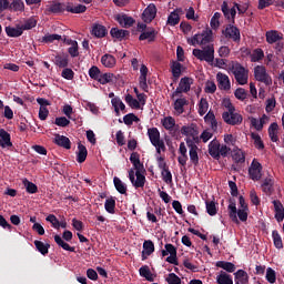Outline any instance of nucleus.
I'll use <instances>...</instances> for the list:
<instances>
[{
  "label": "nucleus",
  "instance_id": "f257e3e1",
  "mask_svg": "<svg viewBox=\"0 0 284 284\" xmlns=\"http://www.w3.org/2000/svg\"><path fill=\"white\" fill-rule=\"evenodd\" d=\"M130 161L133 163L134 169L129 171V179L134 187H143L145 185V175L143 174V164H141L138 153H132Z\"/></svg>",
  "mask_w": 284,
  "mask_h": 284
},
{
  "label": "nucleus",
  "instance_id": "f03ea898",
  "mask_svg": "<svg viewBox=\"0 0 284 284\" xmlns=\"http://www.w3.org/2000/svg\"><path fill=\"white\" fill-rule=\"evenodd\" d=\"M227 72H232L234 75L235 81L239 85H247V81L250 79V70L245 69L239 62H231L227 65Z\"/></svg>",
  "mask_w": 284,
  "mask_h": 284
},
{
  "label": "nucleus",
  "instance_id": "7ed1b4c3",
  "mask_svg": "<svg viewBox=\"0 0 284 284\" xmlns=\"http://www.w3.org/2000/svg\"><path fill=\"white\" fill-rule=\"evenodd\" d=\"M214 41V32L210 28L202 30L199 33H195L193 37L186 39L189 45H207Z\"/></svg>",
  "mask_w": 284,
  "mask_h": 284
},
{
  "label": "nucleus",
  "instance_id": "20e7f679",
  "mask_svg": "<svg viewBox=\"0 0 284 284\" xmlns=\"http://www.w3.org/2000/svg\"><path fill=\"white\" fill-rule=\"evenodd\" d=\"M193 57L199 59V61H205L206 63H214V45L210 44L204 49H194Z\"/></svg>",
  "mask_w": 284,
  "mask_h": 284
},
{
  "label": "nucleus",
  "instance_id": "39448f33",
  "mask_svg": "<svg viewBox=\"0 0 284 284\" xmlns=\"http://www.w3.org/2000/svg\"><path fill=\"white\" fill-rule=\"evenodd\" d=\"M149 139L156 149V152L161 154V152H165V143L161 141V133L159 132V129L151 128L148 130Z\"/></svg>",
  "mask_w": 284,
  "mask_h": 284
},
{
  "label": "nucleus",
  "instance_id": "423d86ee",
  "mask_svg": "<svg viewBox=\"0 0 284 284\" xmlns=\"http://www.w3.org/2000/svg\"><path fill=\"white\" fill-rule=\"evenodd\" d=\"M247 212L248 209H239V211L236 212V203L231 202L229 204V214H230V219L234 222V223H239V219L240 221H247Z\"/></svg>",
  "mask_w": 284,
  "mask_h": 284
},
{
  "label": "nucleus",
  "instance_id": "0eeeda50",
  "mask_svg": "<svg viewBox=\"0 0 284 284\" xmlns=\"http://www.w3.org/2000/svg\"><path fill=\"white\" fill-rule=\"evenodd\" d=\"M254 78L265 85H272V77H270L264 65H256L254 68Z\"/></svg>",
  "mask_w": 284,
  "mask_h": 284
},
{
  "label": "nucleus",
  "instance_id": "6e6552de",
  "mask_svg": "<svg viewBox=\"0 0 284 284\" xmlns=\"http://www.w3.org/2000/svg\"><path fill=\"white\" fill-rule=\"evenodd\" d=\"M222 119L227 125H241L243 123V115L236 111H224Z\"/></svg>",
  "mask_w": 284,
  "mask_h": 284
},
{
  "label": "nucleus",
  "instance_id": "1a4fd4ad",
  "mask_svg": "<svg viewBox=\"0 0 284 284\" xmlns=\"http://www.w3.org/2000/svg\"><path fill=\"white\" fill-rule=\"evenodd\" d=\"M194 83V80L192 78H182L180 80L179 87L173 92L172 98L176 99V97H181L182 92H190V88H192V84Z\"/></svg>",
  "mask_w": 284,
  "mask_h": 284
},
{
  "label": "nucleus",
  "instance_id": "9d476101",
  "mask_svg": "<svg viewBox=\"0 0 284 284\" xmlns=\"http://www.w3.org/2000/svg\"><path fill=\"white\" fill-rule=\"evenodd\" d=\"M248 175L252 181H261L263 176V165H261L256 159L252 161L248 168Z\"/></svg>",
  "mask_w": 284,
  "mask_h": 284
},
{
  "label": "nucleus",
  "instance_id": "9b49d317",
  "mask_svg": "<svg viewBox=\"0 0 284 284\" xmlns=\"http://www.w3.org/2000/svg\"><path fill=\"white\" fill-rule=\"evenodd\" d=\"M156 19V6L150 3L142 13V20L144 23H152Z\"/></svg>",
  "mask_w": 284,
  "mask_h": 284
},
{
  "label": "nucleus",
  "instance_id": "f8f14e48",
  "mask_svg": "<svg viewBox=\"0 0 284 284\" xmlns=\"http://www.w3.org/2000/svg\"><path fill=\"white\" fill-rule=\"evenodd\" d=\"M173 99H174V104H173L174 114L176 116H181V114L185 112V105H187V99L181 95Z\"/></svg>",
  "mask_w": 284,
  "mask_h": 284
},
{
  "label": "nucleus",
  "instance_id": "ddd939ff",
  "mask_svg": "<svg viewBox=\"0 0 284 284\" xmlns=\"http://www.w3.org/2000/svg\"><path fill=\"white\" fill-rule=\"evenodd\" d=\"M217 88L220 90H231L232 83L230 82V77L227 74L217 72L216 74Z\"/></svg>",
  "mask_w": 284,
  "mask_h": 284
},
{
  "label": "nucleus",
  "instance_id": "4468645a",
  "mask_svg": "<svg viewBox=\"0 0 284 284\" xmlns=\"http://www.w3.org/2000/svg\"><path fill=\"white\" fill-rule=\"evenodd\" d=\"M222 34H224V37H226V39H232L233 41L241 40V32L234 26H227L225 28V30L222 31Z\"/></svg>",
  "mask_w": 284,
  "mask_h": 284
},
{
  "label": "nucleus",
  "instance_id": "2eb2a0df",
  "mask_svg": "<svg viewBox=\"0 0 284 284\" xmlns=\"http://www.w3.org/2000/svg\"><path fill=\"white\" fill-rule=\"evenodd\" d=\"M63 43L69 45L68 52L71 57H79V42L77 40L63 38Z\"/></svg>",
  "mask_w": 284,
  "mask_h": 284
},
{
  "label": "nucleus",
  "instance_id": "dca6fc26",
  "mask_svg": "<svg viewBox=\"0 0 284 284\" xmlns=\"http://www.w3.org/2000/svg\"><path fill=\"white\" fill-rule=\"evenodd\" d=\"M273 205H274L275 219H276L277 223L283 222V220H284L283 203H281V201H278V200H274Z\"/></svg>",
  "mask_w": 284,
  "mask_h": 284
},
{
  "label": "nucleus",
  "instance_id": "f3484780",
  "mask_svg": "<svg viewBox=\"0 0 284 284\" xmlns=\"http://www.w3.org/2000/svg\"><path fill=\"white\" fill-rule=\"evenodd\" d=\"M116 21L122 26V28H131V26H134V19L130 16L118 14Z\"/></svg>",
  "mask_w": 284,
  "mask_h": 284
},
{
  "label": "nucleus",
  "instance_id": "a211bd4d",
  "mask_svg": "<svg viewBox=\"0 0 284 284\" xmlns=\"http://www.w3.org/2000/svg\"><path fill=\"white\" fill-rule=\"evenodd\" d=\"M186 145L189 148L190 160L192 163H199V148L190 141H186Z\"/></svg>",
  "mask_w": 284,
  "mask_h": 284
},
{
  "label": "nucleus",
  "instance_id": "6ab92c4d",
  "mask_svg": "<svg viewBox=\"0 0 284 284\" xmlns=\"http://www.w3.org/2000/svg\"><path fill=\"white\" fill-rule=\"evenodd\" d=\"M0 148H12V141H10V133L0 129Z\"/></svg>",
  "mask_w": 284,
  "mask_h": 284
},
{
  "label": "nucleus",
  "instance_id": "aec40b11",
  "mask_svg": "<svg viewBox=\"0 0 284 284\" xmlns=\"http://www.w3.org/2000/svg\"><path fill=\"white\" fill-rule=\"evenodd\" d=\"M92 34L98 39H101L108 34V29H105V27L102 24L95 23L92 27Z\"/></svg>",
  "mask_w": 284,
  "mask_h": 284
},
{
  "label": "nucleus",
  "instance_id": "412c9836",
  "mask_svg": "<svg viewBox=\"0 0 284 284\" xmlns=\"http://www.w3.org/2000/svg\"><path fill=\"white\" fill-rule=\"evenodd\" d=\"M204 121L207 125H210L211 130H216L219 126V122H216V115H214V112L209 111L206 115L204 116Z\"/></svg>",
  "mask_w": 284,
  "mask_h": 284
},
{
  "label": "nucleus",
  "instance_id": "4be33fe9",
  "mask_svg": "<svg viewBox=\"0 0 284 284\" xmlns=\"http://www.w3.org/2000/svg\"><path fill=\"white\" fill-rule=\"evenodd\" d=\"M268 136L273 143H277V141H278V123L273 122L268 126Z\"/></svg>",
  "mask_w": 284,
  "mask_h": 284
},
{
  "label": "nucleus",
  "instance_id": "5701e85b",
  "mask_svg": "<svg viewBox=\"0 0 284 284\" xmlns=\"http://www.w3.org/2000/svg\"><path fill=\"white\" fill-rule=\"evenodd\" d=\"M216 283H219V284H234V281L232 280V275L225 273L224 271H221L216 276Z\"/></svg>",
  "mask_w": 284,
  "mask_h": 284
},
{
  "label": "nucleus",
  "instance_id": "b1692460",
  "mask_svg": "<svg viewBox=\"0 0 284 284\" xmlns=\"http://www.w3.org/2000/svg\"><path fill=\"white\" fill-rule=\"evenodd\" d=\"M281 39H283V33H280L278 31L272 30L266 32L267 43H276L277 41H281Z\"/></svg>",
  "mask_w": 284,
  "mask_h": 284
},
{
  "label": "nucleus",
  "instance_id": "393cba45",
  "mask_svg": "<svg viewBox=\"0 0 284 284\" xmlns=\"http://www.w3.org/2000/svg\"><path fill=\"white\" fill-rule=\"evenodd\" d=\"M221 143L217 142V140H213L209 144V154L213 156V159H219V152H220Z\"/></svg>",
  "mask_w": 284,
  "mask_h": 284
},
{
  "label": "nucleus",
  "instance_id": "a878e982",
  "mask_svg": "<svg viewBox=\"0 0 284 284\" xmlns=\"http://www.w3.org/2000/svg\"><path fill=\"white\" fill-rule=\"evenodd\" d=\"M179 152H180V156L178 161L181 165H185V163H187V146H185V142H182L180 144Z\"/></svg>",
  "mask_w": 284,
  "mask_h": 284
},
{
  "label": "nucleus",
  "instance_id": "bb28decb",
  "mask_svg": "<svg viewBox=\"0 0 284 284\" xmlns=\"http://www.w3.org/2000/svg\"><path fill=\"white\" fill-rule=\"evenodd\" d=\"M207 110H210V103L206 99L201 98V100L197 103V112L200 116H205L207 114Z\"/></svg>",
  "mask_w": 284,
  "mask_h": 284
},
{
  "label": "nucleus",
  "instance_id": "cd10ccee",
  "mask_svg": "<svg viewBox=\"0 0 284 284\" xmlns=\"http://www.w3.org/2000/svg\"><path fill=\"white\" fill-rule=\"evenodd\" d=\"M54 143L61 148H65V150H70V139L65 135L57 134L54 138Z\"/></svg>",
  "mask_w": 284,
  "mask_h": 284
},
{
  "label": "nucleus",
  "instance_id": "c85d7f7f",
  "mask_svg": "<svg viewBox=\"0 0 284 284\" xmlns=\"http://www.w3.org/2000/svg\"><path fill=\"white\" fill-rule=\"evenodd\" d=\"M88 159V149L83 144L78 145L77 161L78 163H84Z\"/></svg>",
  "mask_w": 284,
  "mask_h": 284
},
{
  "label": "nucleus",
  "instance_id": "c756f323",
  "mask_svg": "<svg viewBox=\"0 0 284 284\" xmlns=\"http://www.w3.org/2000/svg\"><path fill=\"white\" fill-rule=\"evenodd\" d=\"M101 63L104 68H114L116 65V59H114V55L104 54L101 58Z\"/></svg>",
  "mask_w": 284,
  "mask_h": 284
},
{
  "label": "nucleus",
  "instance_id": "7c9ffc66",
  "mask_svg": "<svg viewBox=\"0 0 284 284\" xmlns=\"http://www.w3.org/2000/svg\"><path fill=\"white\" fill-rule=\"evenodd\" d=\"M88 10V7L83 4H78V6H72L68 4L67 6V12H72V14H81Z\"/></svg>",
  "mask_w": 284,
  "mask_h": 284
},
{
  "label": "nucleus",
  "instance_id": "2f4dec72",
  "mask_svg": "<svg viewBox=\"0 0 284 284\" xmlns=\"http://www.w3.org/2000/svg\"><path fill=\"white\" fill-rule=\"evenodd\" d=\"M111 37H113V39H125V37H128V34H130V32H128V30H123V29H118V28H112L111 31Z\"/></svg>",
  "mask_w": 284,
  "mask_h": 284
},
{
  "label": "nucleus",
  "instance_id": "473e14b6",
  "mask_svg": "<svg viewBox=\"0 0 284 284\" xmlns=\"http://www.w3.org/2000/svg\"><path fill=\"white\" fill-rule=\"evenodd\" d=\"M139 272H140V276H142L146 281H150V282L154 281V275L150 271V266L144 265V266L140 267Z\"/></svg>",
  "mask_w": 284,
  "mask_h": 284
},
{
  "label": "nucleus",
  "instance_id": "72a5a7b5",
  "mask_svg": "<svg viewBox=\"0 0 284 284\" xmlns=\"http://www.w3.org/2000/svg\"><path fill=\"white\" fill-rule=\"evenodd\" d=\"M124 101L133 110H141V104L139 103V100L134 99V97H132L131 94H126Z\"/></svg>",
  "mask_w": 284,
  "mask_h": 284
},
{
  "label": "nucleus",
  "instance_id": "f704fd0d",
  "mask_svg": "<svg viewBox=\"0 0 284 284\" xmlns=\"http://www.w3.org/2000/svg\"><path fill=\"white\" fill-rule=\"evenodd\" d=\"M6 32L8 37H21L23 34V28L21 27H7Z\"/></svg>",
  "mask_w": 284,
  "mask_h": 284
},
{
  "label": "nucleus",
  "instance_id": "c9c22d12",
  "mask_svg": "<svg viewBox=\"0 0 284 284\" xmlns=\"http://www.w3.org/2000/svg\"><path fill=\"white\" fill-rule=\"evenodd\" d=\"M179 21H181V17L179 16V10L172 11L168 17V26H179Z\"/></svg>",
  "mask_w": 284,
  "mask_h": 284
},
{
  "label": "nucleus",
  "instance_id": "e433bc0d",
  "mask_svg": "<svg viewBox=\"0 0 284 284\" xmlns=\"http://www.w3.org/2000/svg\"><path fill=\"white\" fill-rule=\"evenodd\" d=\"M111 103L116 114H119L120 111L123 112V110H125V104L120 98H112Z\"/></svg>",
  "mask_w": 284,
  "mask_h": 284
},
{
  "label": "nucleus",
  "instance_id": "4c0bfd02",
  "mask_svg": "<svg viewBox=\"0 0 284 284\" xmlns=\"http://www.w3.org/2000/svg\"><path fill=\"white\" fill-rule=\"evenodd\" d=\"M9 8L14 12H23L26 10V4L22 0H13L11 4H9Z\"/></svg>",
  "mask_w": 284,
  "mask_h": 284
},
{
  "label": "nucleus",
  "instance_id": "58836bf2",
  "mask_svg": "<svg viewBox=\"0 0 284 284\" xmlns=\"http://www.w3.org/2000/svg\"><path fill=\"white\" fill-rule=\"evenodd\" d=\"M154 37H156V31H154V29H149L141 33L140 41H154Z\"/></svg>",
  "mask_w": 284,
  "mask_h": 284
},
{
  "label": "nucleus",
  "instance_id": "ea45409f",
  "mask_svg": "<svg viewBox=\"0 0 284 284\" xmlns=\"http://www.w3.org/2000/svg\"><path fill=\"white\" fill-rule=\"evenodd\" d=\"M247 281H248V277H247V273H245V271L239 270L235 273V283L236 284H245V283H247Z\"/></svg>",
  "mask_w": 284,
  "mask_h": 284
},
{
  "label": "nucleus",
  "instance_id": "a19ab883",
  "mask_svg": "<svg viewBox=\"0 0 284 284\" xmlns=\"http://www.w3.org/2000/svg\"><path fill=\"white\" fill-rule=\"evenodd\" d=\"M216 267H221L222 270H225V272H234L236 270V266L231 262H223L220 261L216 263Z\"/></svg>",
  "mask_w": 284,
  "mask_h": 284
},
{
  "label": "nucleus",
  "instance_id": "79ce46f5",
  "mask_svg": "<svg viewBox=\"0 0 284 284\" xmlns=\"http://www.w3.org/2000/svg\"><path fill=\"white\" fill-rule=\"evenodd\" d=\"M162 125L165 130H174V126L176 125V121L172 116H166L162 119Z\"/></svg>",
  "mask_w": 284,
  "mask_h": 284
},
{
  "label": "nucleus",
  "instance_id": "37998d69",
  "mask_svg": "<svg viewBox=\"0 0 284 284\" xmlns=\"http://www.w3.org/2000/svg\"><path fill=\"white\" fill-rule=\"evenodd\" d=\"M113 183L120 194H125V192H128V186L125 185V183H123V181H121V179L114 178Z\"/></svg>",
  "mask_w": 284,
  "mask_h": 284
},
{
  "label": "nucleus",
  "instance_id": "c03bdc74",
  "mask_svg": "<svg viewBox=\"0 0 284 284\" xmlns=\"http://www.w3.org/2000/svg\"><path fill=\"white\" fill-rule=\"evenodd\" d=\"M154 252V243L152 241H145L143 243V256H150Z\"/></svg>",
  "mask_w": 284,
  "mask_h": 284
},
{
  "label": "nucleus",
  "instance_id": "a18cd8bd",
  "mask_svg": "<svg viewBox=\"0 0 284 284\" xmlns=\"http://www.w3.org/2000/svg\"><path fill=\"white\" fill-rule=\"evenodd\" d=\"M54 241L55 243L62 247L63 250H65L67 252H74V247L70 246V244L65 243L63 241V239H61L59 235L54 236Z\"/></svg>",
  "mask_w": 284,
  "mask_h": 284
},
{
  "label": "nucleus",
  "instance_id": "49530a36",
  "mask_svg": "<svg viewBox=\"0 0 284 284\" xmlns=\"http://www.w3.org/2000/svg\"><path fill=\"white\" fill-rule=\"evenodd\" d=\"M272 236L275 247L277 250H283V240L281 239V234H278V231H273Z\"/></svg>",
  "mask_w": 284,
  "mask_h": 284
},
{
  "label": "nucleus",
  "instance_id": "de8ad7c7",
  "mask_svg": "<svg viewBox=\"0 0 284 284\" xmlns=\"http://www.w3.org/2000/svg\"><path fill=\"white\" fill-rule=\"evenodd\" d=\"M114 207H116V201L114 199H106L104 203V209L109 214H114Z\"/></svg>",
  "mask_w": 284,
  "mask_h": 284
},
{
  "label": "nucleus",
  "instance_id": "09e8293b",
  "mask_svg": "<svg viewBox=\"0 0 284 284\" xmlns=\"http://www.w3.org/2000/svg\"><path fill=\"white\" fill-rule=\"evenodd\" d=\"M61 39L63 40V38L57 33H53V34L47 33L42 38V41H44V43H54V41H61Z\"/></svg>",
  "mask_w": 284,
  "mask_h": 284
},
{
  "label": "nucleus",
  "instance_id": "8fccbe9b",
  "mask_svg": "<svg viewBox=\"0 0 284 284\" xmlns=\"http://www.w3.org/2000/svg\"><path fill=\"white\" fill-rule=\"evenodd\" d=\"M263 57H265V53H263V50L261 49H255L252 53H251V61L253 63H256V61H261L263 59Z\"/></svg>",
  "mask_w": 284,
  "mask_h": 284
},
{
  "label": "nucleus",
  "instance_id": "3c124183",
  "mask_svg": "<svg viewBox=\"0 0 284 284\" xmlns=\"http://www.w3.org/2000/svg\"><path fill=\"white\" fill-rule=\"evenodd\" d=\"M22 183L27 190V192H29V194H37V186L34 183L28 181V179L22 180Z\"/></svg>",
  "mask_w": 284,
  "mask_h": 284
},
{
  "label": "nucleus",
  "instance_id": "603ef678",
  "mask_svg": "<svg viewBox=\"0 0 284 284\" xmlns=\"http://www.w3.org/2000/svg\"><path fill=\"white\" fill-rule=\"evenodd\" d=\"M265 278L271 284L276 283V271H274L272 267L266 268Z\"/></svg>",
  "mask_w": 284,
  "mask_h": 284
},
{
  "label": "nucleus",
  "instance_id": "864d4df0",
  "mask_svg": "<svg viewBox=\"0 0 284 284\" xmlns=\"http://www.w3.org/2000/svg\"><path fill=\"white\" fill-rule=\"evenodd\" d=\"M52 12L53 13L61 12V3L53 2V3L49 4L45 9V14H50Z\"/></svg>",
  "mask_w": 284,
  "mask_h": 284
},
{
  "label": "nucleus",
  "instance_id": "5fc2aeb1",
  "mask_svg": "<svg viewBox=\"0 0 284 284\" xmlns=\"http://www.w3.org/2000/svg\"><path fill=\"white\" fill-rule=\"evenodd\" d=\"M233 159H234V161H236V163H244L245 162V153L242 150L236 149L233 152Z\"/></svg>",
  "mask_w": 284,
  "mask_h": 284
},
{
  "label": "nucleus",
  "instance_id": "6e6d98bb",
  "mask_svg": "<svg viewBox=\"0 0 284 284\" xmlns=\"http://www.w3.org/2000/svg\"><path fill=\"white\" fill-rule=\"evenodd\" d=\"M251 138L254 141V145L257 148V150H263L265 148V145H263V140H261V135L257 133H252Z\"/></svg>",
  "mask_w": 284,
  "mask_h": 284
},
{
  "label": "nucleus",
  "instance_id": "4d7b16f0",
  "mask_svg": "<svg viewBox=\"0 0 284 284\" xmlns=\"http://www.w3.org/2000/svg\"><path fill=\"white\" fill-rule=\"evenodd\" d=\"M123 121L125 125H132L134 122L139 123V118L133 113H129L124 115Z\"/></svg>",
  "mask_w": 284,
  "mask_h": 284
},
{
  "label": "nucleus",
  "instance_id": "13d9d810",
  "mask_svg": "<svg viewBox=\"0 0 284 284\" xmlns=\"http://www.w3.org/2000/svg\"><path fill=\"white\" fill-rule=\"evenodd\" d=\"M220 19H221V13L215 12L211 19V28L213 30H219V27L221 26Z\"/></svg>",
  "mask_w": 284,
  "mask_h": 284
},
{
  "label": "nucleus",
  "instance_id": "bf43d9fd",
  "mask_svg": "<svg viewBox=\"0 0 284 284\" xmlns=\"http://www.w3.org/2000/svg\"><path fill=\"white\" fill-rule=\"evenodd\" d=\"M34 245H36L37 250H38L39 252H41L43 255L48 254V250H49V247H50L49 244H45V243H43V242H41V241H36V242H34Z\"/></svg>",
  "mask_w": 284,
  "mask_h": 284
},
{
  "label": "nucleus",
  "instance_id": "052dcab7",
  "mask_svg": "<svg viewBox=\"0 0 284 284\" xmlns=\"http://www.w3.org/2000/svg\"><path fill=\"white\" fill-rule=\"evenodd\" d=\"M55 64L59 68H67L68 67V57H65V55H57L55 57Z\"/></svg>",
  "mask_w": 284,
  "mask_h": 284
},
{
  "label": "nucleus",
  "instance_id": "680f3d73",
  "mask_svg": "<svg viewBox=\"0 0 284 284\" xmlns=\"http://www.w3.org/2000/svg\"><path fill=\"white\" fill-rule=\"evenodd\" d=\"M114 75L112 73H100V78L98 79L99 83H102V85H105V83H110L112 81V78Z\"/></svg>",
  "mask_w": 284,
  "mask_h": 284
},
{
  "label": "nucleus",
  "instance_id": "e2e57ef3",
  "mask_svg": "<svg viewBox=\"0 0 284 284\" xmlns=\"http://www.w3.org/2000/svg\"><path fill=\"white\" fill-rule=\"evenodd\" d=\"M89 77H91V79H94L95 81H99L101 77V70H99V67H92L89 70Z\"/></svg>",
  "mask_w": 284,
  "mask_h": 284
},
{
  "label": "nucleus",
  "instance_id": "0e129e2a",
  "mask_svg": "<svg viewBox=\"0 0 284 284\" xmlns=\"http://www.w3.org/2000/svg\"><path fill=\"white\" fill-rule=\"evenodd\" d=\"M172 74L175 77V79H179L181 77V63L173 62L171 65Z\"/></svg>",
  "mask_w": 284,
  "mask_h": 284
},
{
  "label": "nucleus",
  "instance_id": "69168bd1",
  "mask_svg": "<svg viewBox=\"0 0 284 284\" xmlns=\"http://www.w3.org/2000/svg\"><path fill=\"white\" fill-rule=\"evenodd\" d=\"M166 282L169 284H181V277L178 276L174 273L169 274V276L166 277Z\"/></svg>",
  "mask_w": 284,
  "mask_h": 284
},
{
  "label": "nucleus",
  "instance_id": "338daca9",
  "mask_svg": "<svg viewBox=\"0 0 284 284\" xmlns=\"http://www.w3.org/2000/svg\"><path fill=\"white\" fill-rule=\"evenodd\" d=\"M206 212L210 214V216H215L216 204L214 202H206Z\"/></svg>",
  "mask_w": 284,
  "mask_h": 284
},
{
  "label": "nucleus",
  "instance_id": "774afa93",
  "mask_svg": "<svg viewBox=\"0 0 284 284\" xmlns=\"http://www.w3.org/2000/svg\"><path fill=\"white\" fill-rule=\"evenodd\" d=\"M161 174L164 183H172V173L170 172V170L164 169L163 171H161Z\"/></svg>",
  "mask_w": 284,
  "mask_h": 284
}]
</instances>
